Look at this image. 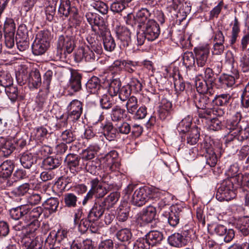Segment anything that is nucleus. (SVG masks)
Instances as JSON below:
<instances>
[{
    "label": "nucleus",
    "instance_id": "27",
    "mask_svg": "<svg viewBox=\"0 0 249 249\" xmlns=\"http://www.w3.org/2000/svg\"><path fill=\"white\" fill-rule=\"evenodd\" d=\"M17 36L19 38L21 37V38L19 39L17 37V45L18 49L20 51L23 52L28 49L29 47V43L26 40V34L21 32V30L20 29H18L17 31Z\"/></svg>",
    "mask_w": 249,
    "mask_h": 249
},
{
    "label": "nucleus",
    "instance_id": "6",
    "mask_svg": "<svg viewBox=\"0 0 249 249\" xmlns=\"http://www.w3.org/2000/svg\"><path fill=\"white\" fill-rule=\"evenodd\" d=\"M49 33L43 32L37 35L32 44V52L36 55L43 54L49 46Z\"/></svg>",
    "mask_w": 249,
    "mask_h": 249
},
{
    "label": "nucleus",
    "instance_id": "64",
    "mask_svg": "<svg viewBox=\"0 0 249 249\" xmlns=\"http://www.w3.org/2000/svg\"><path fill=\"white\" fill-rule=\"evenodd\" d=\"M208 125V129L210 130L218 131L222 128L221 121L215 118H213L212 120L209 121Z\"/></svg>",
    "mask_w": 249,
    "mask_h": 249
},
{
    "label": "nucleus",
    "instance_id": "50",
    "mask_svg": "<svg viewBox=\"0 0 249 249\" xmlns=\"http://www.w3.org/2000/svg\"><path fill=\"white\" fill-rule=\"evenodd\" d=\"M121 87V82L120 80L115 79L111 81L109 84L108 91L109 95L112 97L119 93Z\"/></svg>",
    "mask_w": 249,
    "mask_h": 249
},
{
    "label": "nucleus",
    "instance_id": "14",
    "mask_svg": "<svg viewBox=\"0 0 249 249\" xmlns=\"http://www.w3.org/2000/svg\"><path fill=\"white\" fill-rule=\"evenodd\" d=\"M80 157L74 154H69L65 158V162L73 175H75L80 171Z\"/></svg>",
    "mask_w": 249,
    "mask_h": 249
},
{
    "label": "nucleus",
    "instance_id": "5",
    "mask_svg": "<svg viewBox=\"0 0 249 249\" xmlns=\"http://www.w3.org/2000/svg\"><path fill=\"white\" fill-rule=\"evenodd\" d=\"M235 196L232 182L230 179H227L223 181L218 188L216 198L220 201H228L234 198Z\"/></svg>",
    "mask_w": 249,
    "mask_h": 249
},
{
    "label": "nucleus",
    "instance_id": "16",
    "mask_svg": "<svg viewBox=\"0 0 249 249\" xmlns=\"http://www.w3.org/2000/svg\"><path fill=\"white\" fill-rule=\"evenodd\" d=\"M21 76L23 81L28 82L34 88L37 89L41 84V75L37 69L32 70L28 75H21Z\"/></svg>",
    "mask_w": 249,
    "mask_h": 249
},
{
    "label": "nucleus",
    "instance_id": "20",
    "mask_svg": "<svg viewBox=\"0 0 249 249\" xmlns=\"http://www.w3.org/2000/svg\"><path fill=\"white\" fill-rule=\"evenodd\" d=\"M81 74L76 71L71 72L69 88L73 92L78 91L81 88Z\"/></svg>",
    "mask_w": 249,
    "mask_h": 249
},
{
    "label": "nucleus",
    "instance_id": "15",
    "mask_svg": "<svg viewBox=\"0 0 249 249\" xmlns=\"http://www.w3.org/2000/svg\"><path fill=\"white\" fill-rule=\"evenodd\" d=\"M207 82L203 79H200L198 77H196V87L198 94H209V96H212L214 94L213 85H208Z\"/></svg>",
    "mask_w": 249,
    "mask_h": 249
},
{
    "label": "nucleus",
    "instance_id": "59",
    "mask_svg": "<svg viewBox=\"0 0 249 249\" xmlns=\"http://www.w3.org/2000/svg\"><path fill=\"white\" fill-rule=\"evenodd\" d=\"M132 92L137 93L142 89V85L140 81L136 78H132L127 85Z\"/></svg>",
    "mask_w": 249,
    "mask_h": 249
},
{
    "label": "nucleus",
    "instance_id": "42",
    "mask_svg": "<svg viewBox=\"0 0 249 249\" xmlns=\"http://www.w3.org/2000/svg\"><path fill=\"white\" fill-rule=\"evenodd\" d=\"M14 149L13 144L10 141H6L0 146V156L8 157Z\"/></svg>",
    "mask_w": 249,
    "mask_h": 249
},
{
    "label": "nucleus",
    "instance_id": "62",
    "mask_svg": "<svg viewBox=\"0 0 249 249\" xmlns=\"http://www.w3.org/2000/svg\"><path fill=\"white\" fill-rule=\"evenodd\" d=\"M35 130L36 139L40 141L44 140L48 133L47 129L43 126L37 127Z\"/></svg>",
    "mask_w": 249,
    "mask_h": 249
},
{
    "label": "nucleus",
    "instance_id": "4",
    "mask_svg": "<svg viewBox=\"0 0 249 249\" xmlns=\"http://www.w3.org/2000/svg\"><path fill=\"white\" fill-rule=\"evenodd\" d=\"M85 17L91 26L92 31L97 35H104L107 31V27L104 18L99 15L91 12L86 13Z\"/></svg>",
    "mask_w": 249,
    "mask_h": 249
},
{
    "label": "nucleus",
    "instance_id": "23",
    "mask_svg": "<svg viewBox=\"0 0 249 249\" xmlns=\"http://www.w3.org/2000/svg\"><path fill=\"white\" fill-rule=\"evenodd\" d=\"M28 205H20L9 210L10 217L14 220H18L22 217L26 219V213L28 212Z\"/></svg>",
    "mask_w": 249,
    "mask_h": 249
},
{
    "label": "nucleus",
    "instance_id": "47",
    "mask_svg": "<svg viewBox=\"0 0 249 249\" xmlns=\"http://www.w3.org/2000/svg\"><path fill=\"white\" fill-rule=\"evenodd\" d=\"M125 107L128 113L133 114L138 108V100L134 96H131L127 101Z\"/></svg>",
    "mask_w": 249,
    "mask_h": 249
},
{
    "label": "nucleus",
    "instance_id": "29",
    "mask_svg": "<svg viewBox=\"0 0 249 249\" xmlns=\"http://www.w3.org/2000/svg\"><path fill=\"white\" fill-rule=\"evenodd\" d=\"M100 35L103 36V44L105 50L109 52L113 51L115 48L116 44L108 29L105 34Z\"/></svg>",
    "mask_w": 249,
    "mask_h": 249
},
{
    "label": "nucleus",
    "instance_id": "22",
    "mask_svg": "<svg viewBox=\"0 0 249 249\" xmlns=\"http://www.w3.org/2000/svg\"><path fill=\"white\" fill-rule=\"evenodd\" d=\"M195 53L196 64L198 68L197 70L196 68V70L199 71V68H202L205 66L208 59L209 51L207 49H200L196 51Z\"/></svg>",
    "mask_w": 249,
    "mask_h": 249
},
{
    "label": "nucleus",
    "instance_id": "31",
    "mask_svg": "<svg viewBox=\"0 0 249 249\" xmlns=\"http://www.w3.org/2000/svg\"><path fill=\"white\" fill-rule=\"evenodd\" d=\"M208 230L210 233H212L214 231L216 233H235L236 232V231H234L233 229L227 228L222 225H217L216 224H213L212 225H208Z\"/></svg>",
    "mask_w": 249,
    "mask_h": 249
},
{
    "label": "nucleus",
    "instance_id": "36",
    "mask_svg": "<svg viewBox=\"0 0 249 249\" xmlns=\"http://www.w3.org/2000/svg\"><path fill=\"white\" fill-rule=\"evenodd\" d=\"M125 110L118 106H115L111 110L110 117L113 122H119L125 116Z\"/></svg>",
    "mask_w": 249,
    "mask_h": 249
},
{
    "label": "nucleus",
    "instance_id": "11",
    "mask_svg": "<svg viewBox=\"0 0 249 249\" xmlns=\"http://www.w3.org/2000/svg\"><path fill=\"white\" fill-rule=\"evenodd\" d=\"M117 36L120 41V47L124 49L131 43V33L126 27L118 26L115 28Z\"/></svg>",
    "mask_w": 249,
    "mask_h": 249
},
{
    "label": "nucleus",
    "instance_id": "21",
    "mask_svg": "<svg viewBox=\"0 0 249 249\" xmlns=\"http://www.w3.org/2000/svg\"><path fill=\"white\" fill-rule=\"evenodd\" d=\"M156 213L155 207L149 205L145 209H143L140 213L139 218L142 221L147 224L152 221L154 219Z\"/></svg>",
    "mask_w": 249,
    "mask_h": 249
},
{
    "label": "nucleus",
    "instance_id": "35",
    "mask_svg": "<svg viewBox=\"0 0 249 249\" xmlns=\"http://www.w3.org/2000/svg\"><path fill=\"white\" fill-rule=\"evenodd\" d=\"M243 125H240V127L236 130V134H233L234 136L233 138H231L230 136L228 137V140L229 141H233L236 142V141L239 142H242L245 140L249 138L248 134L246 133L243 130Z\"/></svg>",
    "mask_w": 249,
    "mask_h": 249
},
{
    "label": "nucleus",
    "instance_id": "56",
    "mask_svg": "<svg viewBox=\"0 0 249 249\" xmlns=\"http://www.w3.org/2000/svg\"><path fill=\"white\" fill-rule=\"evenodd\" d=\"M174 84L175 90L177 92L183 91L185 89V84L180 74L174 77Z\"/></svg>",
    "mask_w": 249,
    "mask_h": 249
},
{
    "label": "nucleus",
    "instance_id": "26",
    "mask_svg": "<svg viewBox=\"0 0 249 249\" xmlns=\"http://www.w3.org/2000/svg\"><path fill=\"white\" fill-rule=\"evenodd\" d=\"M103 131V134L107 140L109 141L114 140L116 137V129L114 128L110 122H107L101 126Z\"/></svg>",
    "mask_w": 249,
    "mask_h": 249
},
{
    "label": "nucleus",
    "instance_id": "38",
    "mask_svg": "<svg viewBox=\"0 0 249 249\" xmlns=\"http://www.w3.org/2000/svg\"><path fill=\"white\" fill-rule=\"evenodd\" d=\"M239 78V72L236 69L234 70L233 75H226L222 79L221 81L223 85L227 87H231L235 82V80Z\"/></svg>",
    "mask_w": 249,
    "mask_h": 249
},
{
    "label": "nucleus",
    "instance_id": "10",
    "mask_svg": "<svg viewBox=\"0 0 249 249\" xmlns=\"http://www.w3.org/2000/svg\"><path fill=\"white\" fill-rule=\"evenodd\" d=\"M74 58L77 62L84 60L88 62H93L96 58H98V56L92 52L89 48L80 47L77 50Z\"/></svg>",
    "mask_w": 249,
    "mask_h": 249
},
{
    "label": "nucleus",
    "instance_id": "44",
    "mask_svg": "<svg viewBox=\"0 0 249 249\" xmlns=\"http://www.w3.org/2000/svg\"><path fill=\"white\" fill-rule=\"evenodd\" d=\"M78 198L73 193H67L64 196V201L66 206L69 208H74L77 206Z\"/></svg>",
    "mask_w": 249,
    "mask_h": 249
},
{
    "label": "nucleus",
    "instance_id": "53",
    "mask_svg": "<svg viewBox=\"0 0 249 249\" xmlns=\"http://www.w3.org/2000/svg\"><path fill=\"white\" fill-rule=\"evenodd\" d=\"M206 163L211 167H214L217 162V158L215 152L212 149H209L205 156Z\"/></svg>",
    "mask_w": 249,
    "mask_h": 249
},
{
    "label": "nucleus",
    "instance_id": "19",
    "mask_svg": "<svg viewBox=\"0 0 249 249\" xmlns=\"http://www.w3.org/2000/svg\"><path fill=\"white\" fill-rule=\"evenodd\" d=\"M242 118V115L240 112H236L233 116L232 119L230 121L228 124L227 127L231 130V133H232V131L233 132L230 136H232L233 134H236V130H238L240 127V125H243L245 124L244 121H241Z\"/></svg>",
    "mask_w": 249,
    "mask_h": 249
},
{
    "label": "nucleus",
    "instance_id": "3",
    "mask_svg": "<svg viewBox=\"0 0 249 249\" xmlns=\"http://www.w3.org/2000/svg\"><path fill=\"white\" fill-rule=\"evenodd\" d=\"M160 194L151 190L149 187L140 188L137 189L132 196L131 202L134 205L141 207L145 204L150 199H159Z\"/></svg>",
    "mask_w": 249,
    "mask_h": 249
},
{
    "label": "nucleus",
    "instance_id": "43",
    "mask_svg": "<svg viewBox=\"0 0 249 249\" xmlns=\"http://www.w3.org/2000/svg\"><path fill=\"white\" fill-rule=\"evenodd\" d=\"M28 212L26 213V219L37 220L43 212V208L41 207H36L31 209L28 205Z\"/></svg>",
    "mask_w": 249,
    "mask_h": 249
},
{
    "label": "nucleus",
    "instance_id": "33",
    "mask_svg": "<svg viewBox=\"0 0 249 249\" xmlns=\"http://www.w3.org/2000/svg\"><path fill=\"white\" fill-rule=\"evenodd\" d=\"M199 137V131L197 127H193L188 132L186 137L187 144L193 145L196 143Z\"/></svg>",
    "mask_w": 249,
    "mask_h": 249
},
{
    "label": "nucleus",
    "instance_id": "57",
    "mask_svg": "<svg viewBox=\"0 0 249 249\" xmlns=\"http://www.w3.org/2000/svg\"><path fill=\"white\" fill-rule=\"evenodd\" d=\"M145 240L149 245L159 243L163 239V234H145Z\"/></svg>",
    "mask_w": 249,
    "mask_h": 249
},
{
    "label": "nucleus",
    "instance_id": "63",
    "mask_svg": "<svg viewBox=\"0 0 249 249\" xmlns=\"http://www.w3.org/2000/svg\"><path fill=\"white\" fill-rule=\"evenodd\" d=\"M239 66L243 72L249 71V57L243 54L239 59Z\"/></svg>",
    "mask_w": 249,
    "mask_h": 249
},
{
    "label": "nucleus",
    "instance_id": "49",
    "mask_svg": "<svg viewBox=\"0 0 249 249\" xmlns=\"http://www.w3.org/2000/svg\"><path fill=\"white\" fill-rule=\"evenodd\" d=\"M61 141L66 143H70L76 139L74 132L71 129H67L63 131L60 136Z\"/></svg>",
    "mask_w": 249,
    "mask_h": 249
},
{
    "label": "nucleus",
    "instance_id": "24",
    "mask_svg": "<svg viewBox=\"0 0 249 249\" xmlns=\"http://www.w3.org/2000/svg\"><path fill=\"white\" fill-rule=\"evenodd\" d=\"M36 157L28 152H24L21 154L20 161L22 166L27 169L30 168L36 162Z\"/></svg>",
    "mask_w": 249,
    "mask_h": 249
},
{
    "label": "nucleus",
    "instance_id": "48",
    "mask_svg": "<svg viewBox=\"0 0 249 249\" xmlns=\"http://www.w3.org/2000/svg\"><path fill=\"white\" fill-rule=\"evenodd\" d=\"M100 104L103 109H108L110 108L113 105L112 96L104 93L100 100Z\"/></svg>",
    "mask_w": 249,
    "mask_h": 249
},
{
    "label": "nucleus",
    "instance_id": "7",
    "mask_svg": "<svg viewBox=\"0 0 249 249\" xmlns=\"http://www.w3.org/2000/svg\"><path fill=\"white\" fill-rule=\"evenodd\" d=\"M147 16H151V13L147 8H142L139 10L135 16L133 14H128L125 18V22L127 25L134 26L137 25V28L140 30L141 28L140 22L145 19Z\"/></svg>",
    "mask_w": 249,
    "mask_h": 249
},
{
    "label": "nucleus",
    "instance_id": "12",
    "mask_svg": "<svg viewBox=\"0 0 249 249\" xmlns=\"http://www.w3.org/2000/svg\"><path fill=\"white\" fill-rule=\"evenodd\" d=\"M105 210V201H96L89 211L87 218L90 222L98 220L103 214Z\"/></svg>",
    "mask_w": 249,
    "mask_h": 249
},
{
    "label": "nucleus",
    "instance_id": "32",
    "mask_svg": "<svg viewBox=\"0 0 249 249\" xmlns=\"http://www.w3.org/2000/svg\"><path fill=\"white\" fill-rule=\"evenodd\" d=\"M61 164L60 160L57 158L49 157L43 160L42 166L48 170H52L57 168Z\"/></svg>",
    "mask_w": 249,
    "mask_h": 249
},
{
    "label": "nucleus",
    "instance_id": "46",
    "mask_svg": "<svg viewBox=\"0 0 249 249\" xmlns=\"http://www.w3.org/2000/svg\"><path fill=\"white\" fill-rule=\"evenodd\" d=\"M129 208L126 206H120L117 210V218L119 221H126L129 216Z\"/></svg>",
    "mask_w": 249,
    "mask_h": 249
},
{
    "label": "nucleus",
    "instance_id": "39",
    "mask_svg": "<svg viewBox=\"0 0 249 249\" xmlns=\"http://www.w3.org/2000/svg\"><path fill=\"white\" fill-rule=\"evenodd\" d=\"M59 201L56 198H50L43 204L44 208L49 211L50 213H54L58 207Z\"/></svg>",
    "mask_w": 249,
    "mask_h": 249
},
{
    "label": "nucleus",
    "instance_id": "28",
    "mask_svg": "<svg viewBox=\"0 0 249 249\" xmlns=\"http://www.w3.org/2000/svg\"><path fill=\"white\" fill-rule=\"evenodd\" d=\"M179 208L177 206L170 207V212L169 213L168 221L172 227H175L179 222Z\"/></svg>",
    "mask_w": 249,
    "mask_h": 249
},
{
    "label": "nucleus",
    "instance_id": "18",
    "mask_svg": "<svg viewBox=\"0 0 249 249\" xmlns=\"http://www.w3.org/2000/svg\"><path fill=\"white\" fill-rule=\"evenodd\" d=\"M190 240L187 234H171L168 238L171 246L178 248L186 245Z\"/></svg>",
    "mask_w": 249,
    "mask_h": 249
},
{
    "label": "nucleus",
    "instance_id": "8",
    "mask_svg": "<svg viewBox=\"0 0 249 249\" xmlns=\"http://www.w3.org/2000/svg\"><path fill=\"white\" fill-rule=\"evenodd\" d=\"M68 119L75 122L79 119L83 112V104L78 100H73L67 107Z\"/></svg>",
    "mask_w": 249,
    "mask_h": 249
},
{
    "label": "nucleus",
    "instance_id": "52",
    "mask_svg": "<svg viewBox=\"0 0 249 249\" xmlns=\"http://www.w3.org/2000/svg\"><path fill=\"white\" fill-rule=\"evenodd\" d=\"M5 92L12 102H15L18 95V91L16 86L13 85L5 88Z\"/></svg>",
    "mask_w": 249,
    "mask_h": 249
},
{
    "label": "nucleus",
    "instance_id": "17",
    "mask_svg": "<svg viewBox=\"0 0 249 249\" xmlns=\"http://www.w3.org/2000/svg\"><path fill=\"white\" fill-rule=\"evenodd\" d=\"M208 95L209 94H195L193 93L194 102L198 109L204 110L210 107L213 99H210Z\"/></svg>",
    "mask_w": 249,
    "mask_h": 249
},
{
    "label": "nucleus",
    "instance_id": "2",
    "mask_svg": "<svg viewBox=\"0 0 249 249\" xmlns=\"http://www.w3.org/2000/svg\"><path fill=\"white\" fill-rule=\"evenodd\" d=\"M71 32V29H68L65 34L60 36L58 38L56 55L59 58L66 53H71L74 49V37L70 34Z\"/></svg>",
    "mask_w": 249,
    "mask_h": 249
},
{
    "label": "nucleus",
    "instance_id": "60",
    "mask_svg": "<svg viewBox=\"0 0 249 249\" xmlns=\"http://www.w3.org/2000/svg\"><path fill=\"white\" fill-rule=\"evenodd\" d=\"M91 193L95 195V197L98 198L103 197L107 193V190L102 185L90 189L89 190Z\"/></svg>",
    "mask_w": 249,
    "mask_h": 249
},
{
    "label": "nucleus",
    "instance_id": "45",
    "mask_svg": "<svg viewBox=\"0 0 249 249\" xmlns=\"http://www.w3.org/2000/svg\"><path fill=\"white\" fill-rule=\"evenodd\" d=\"M30 235V234H20V236L21 243L27 247V249L37 246L35 238L34 236L31 237Z\"/></svg>",
    "mask_w": 249,
    "mask_h": 249
},
{
    "label": "nucleus",
    "instance_id": "1",
    "mask_svg": "<svg viewBox=\"0 0 249 249\" xmlns=\"http://www.w3.org/2000/svg\"><path fill=\"white\" fill-rule=\"evenodd\" d=\"M151 16H147L140 22L141 28L137 35V44L142 45L146 39L152 41L156 39L160 34V28L158 23Z\"/></svg>",
    "mask_w": 249,
    "mask_h": 249
},
{
    "label": "nucleus",
    "instance_id": "54",
    "mask_svg": "<svg viewBox=\"0 0 249 249\" xmlns=\"http://www.w3.org/2000/svg\"><path fill=\"white\" fill-rule=\"evenodd\" d=\"M16 25L14 20L11 18H6L4 25V34H15Z\"/></svg>",
    "mask_w": 249,
    "mask_h": 249
},
{
    "label": "nucleus",
    "instance_id": "55",
    "mask_svg": "<svg viewBox=\"0 0 249 249\" xmlns=\"http://www.w3.org/2000/svg\"><path fill=\"white\" fill-rule=\"evenodd\" d=\"M183 64L186 68H189L195 64V58L192 52H186L182 56Z\"/></svg>",
    "mask_w": 249,
    "mask_h": 249
},
{
    "label": "nucleus",
    "instance_id": "61",
    "mask_svg": "<svg viewBox=\"0 0 249 249\" xmlns=\"http://www.w3.org/2000/svg\"><path fill=\"white\" fill-rule=\"evenodd\" d=\"M131 90L128 85H125L121 88L119 92V97L121 100L124 101L128 99L130 95Z\"/></svg>",
    "mask_w": 249,
    "mask_h": 249
},
{
    "label": "nucleus",
    "instance_id": "58",
    "mask_svg": "<svg viewBox=\"0 0 249 249\" xmlns=\"http://www.w3.org/2000/svg\"><path fill=\"white\" fill-rule=\"evenodd\" d=\"M91 6L102 14H106L108 12V6L103 1H95L91 4Z\"/></svg>",
    "mask_w": 249,
    "mask_h": 249
},
{
    "label": "nucleus",
    "instance_id": "25",
    "mask_svg": "<svg viewBox=\"0 0 249 249\" xmlns=\"http://www.w3.org/2000/svg\"><path fill=\"white\" fill-rule=\"evenodd\" d=\"M14 164L11 160H6L0 165V177L7 178L13 171Z\"/></svg>",
    "mask_w": 249,
    "mask_h": 249
},
{
    "label": "nucleus",
    "instance_id": "13",
    "mask_svg": "<svg viewBox=\"0 0 249 249\" xmlns=\"http://www.w3.org/2000/svg\"><path fill=\"white\" fill-rule=\"evenodd\" d=\"M86 88L89 92L96 94L99 97L106 91L101 85L100 80L96 76H92L88 80L86 84Z\"/></svg>",
    "mask_w": 249,
    "mask_h": 249
},
{
    "label": "nucleus",
    "instance_id": "34",
    "mask_svg": "<svg viewBox=\"0 0 249 249\" xmlns=\"http://www.w3.org/2000/svg\"><path fill=\"white\" fill-rule=\"evenodd\" d=\"M240 32V24L237 18L235 17L231 29V34L230 36L229 42L231 45L235 43Z\"/></svg>",
    "mask_w": 249,
    "mask_h": 249
},
{
    "label": "nucleus",
    "instance_id": "40",
    "mask_svg": "<svg viewBox=\"0 0 249 249\" xmlns=\"http://www.w3.org/2000/svg\"><path fill=\"white\" fill-rule=\"evenodd\" d=\"M231 96L229 93H223L216 95L213 102H214L217 106H225L229 103Z\"/></svg>",
    "mask_w": 249,
    "mask_h": 249
},
{
    "label": "nucleus",
    "instance_id": "9",
    "mask_svg": "<svg viewBox=\"0 0 249 249\" xmlns=\"http://www.w3.org/2000/svg\"><path fill=\"white\" fill-rule=\"evenodd\" d=\"M58 12L65 17L70 16L71 18H77L78 9L74 6L71 5L70 0H60Z\"/></svg>",
    "mask_w": 249,
    "mask_h": 249
},
{
    "label": "nucleus",
    "instance_id": "51",
    "mask_svg": "<svg viewBox=\"0 0 249 249\" xmlns=\"http://www.w3.org/2000/svg\"><path fill=\"white\" fill-rule=\"evenodd\" d=\"M30 188V185L28 183H23L15 188L12 191V194L17 196H23L28 193Z\"/></svg>",
    "mask_w": 249,
    "mask_h": 249
},
{
    "label": "nucleus",
    "instance_id": "30",
    "mask_svg": "<svg viewBox=\"0 0 249 249\" xmlns=\"http://www.w3.org/2000/svg\"><path fill=\"white\" fill-rule=\"evenodd\" d=\"M87 40L89 43V46H87V48H89L97 55L102 53V47L99 40H95L94 38L91 36H88L87 37Z\"/></svg>",
    "mask_w": 249,
    "mask_h": 249
},
{
    "label": "nucleus",
    "instance_id": "37",
    "mask_svg": "<svg viewBox=\"0 0 249 249\" xmlns=\"http://www.w3.org/2000/svg\"><path fill=\"white\" fill-rule=\"evenodd\" d=\"M13 84V80L9 72L7 71H0V85L5 88Z\"/></svg>",
    "mask_w": 249,
    "mask_h": 249
},
{
    "label": "nucleus",
    "instance_id": "41",
    "mask_svg": "<svg viewBox=\"0 0 249 249\" xmlns=\"http://www.w3.org/2000/svg\"><path fill=\"white\" fill-rule=\"evenodd\" d=\"M192 124V118L190 116L183 119L178 124L177 129L178 131L185 133L188 132L191 128L190 126Z\"/></svg>",
    "mask_w": 249,
    "mask_h": 249
}]
</instances>
